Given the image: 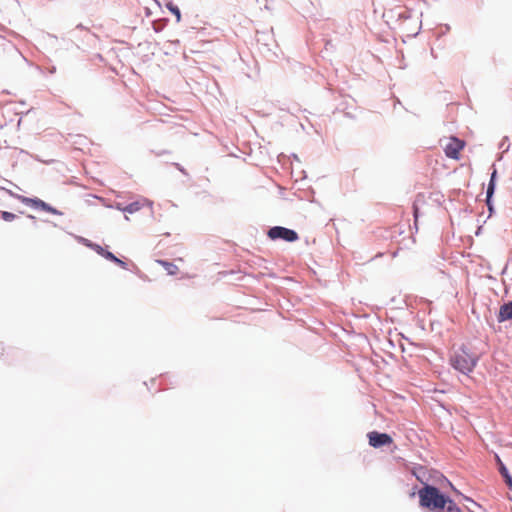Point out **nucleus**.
<instances>
[{"label":"nucleus","mask_w":512,"mask_h":512,"mask_svg":"<svg viewBox=\"0 0 512 512\" xmlns=\"http://www.w3.org/2000/svg\"><path fill=\"white\" fill-rule=\"evenodd\" d=\"M420 506L432 512H462L456 503L436 487L424 484L418 491Z\"/></svg>","instance_id":"1"},{"label":"nucleus","mask_w":512,"mask_h":512,"mask_svg":"<svg viewBox=\"0 0 512 512\" xmlns=\"http://www.w3.org/2000/svg\"><path fill=\"white\" fill-rule=\"evenodd\" d=\"M477 361L478 358L475 355L469 353L468 349L464 346L460 347L450 357V364L452 367L466 375L473 371Z\"/></svg>","instance_id":"2"},{"label":"nucleus","mask_w":512,"mask_h":512,"mask_svg":"<svg viewBox=\"0 0 512 512\" xmlns=\"http://www.w3.org/2000/svg\"><path fill=\"white\" fill-rule=\"evenodd\" d=\"M465 145L464 140L451 136L447 139V143L443 147L444 153L446 157L450 159L459 160L460 152L465 148Z\"/></svg>","instance_id":"3"},{"label":"nucleus","mask_w":512,"mask_h":512,"mask_svg":"<svg viewBox=\"0 0 512 512\" xmlns=\"http://www.w3.org/2000/svg\"><path fill=\"white\" fill-rule=\"evenodd\" d=\"M268 237L272 240L282 239L287 242H294L299 238L298 234L294 230L281 226L270 228L268 231Z\"/></svg>","instance_id":"4"},{"label":"nucleus","mask_w":512,"mask_h":512,"mask_svg":"<svg viewBox=\"0 0 512 512\" xmlns=\"http://www.w3.org/2000/svg\"><path fill=\"white\" fill-rule=\"evenodd\" d=\"M9 193L12 196L16 197L17 199H19L25 205L31 206V207L36 208V209H41V210L46 211V212L51 213V214H58L59 213L55 208L51 207L49 204H47L46 202L42 201L41 199L29 198V197H25V196H21V195H15L11 191H9Z\"/></svg>","instance_id":"5"},{"label":"nucleus","mask_w":512,"mask_h":512,"mask_svg":"<svg viewBox=\"0 0 512 512\" xmlns=\"http://www.w3.org/2000/svg\"><path fill=\"white\" fill-rule=\"evenodd\" d=\"M369 445L374 448H380L382 446L390 445L393 443V439L386 433H379L377 431H371L367 434Z\"/></svg>","instance_id":"6"},{"label":"nucleus","mask_w":512,"mask_h":512,"mask_svg":"<svg viewBox=\"0 0 512 512\" xmlns=\"http://www.w3.org/2000/svg\"><path fill=\"white\" fill-rule=\"evenodd\" d=\"M512 319V301L502 305L498 314V321L503 322Z\"/></svg>","instance_id":"7"},{"label":"nucleus","mask_w":512,"mask_h":512,"mask_svg":"<svg viewBox=\"0 0 512 512\" xmlns=\"http://www.w3.org/2000/svg\"><path fill=\"white\" fill-rule=\"evenodd\" d=\"M496 174H497V171L494 170L493 173L491 174V179H490V182H489V185H488V188H487V199H486V202H487V205L489 206V209H491L490 200H491V197H492V195L494 193V190H495Z\"/></svg>","instance_id":"8"},{"label":"nucleus","mask_w":512,"mask_h":512,"mask_svg":"<svg viewBox=\"0 0 512 512\" xmlns=\"http://www.w3.org/2000/svg\"><path fill=\"white\" fill-rule=\"evenodd\" d=\"M158 262L164 267V269L170 275H175L179 271V268L175 264H173V263H170V262H167V261H164V260H159Z\"/></svg>","instance_id":"9"},{"label":"nucleus","mask_w":512,"mask_h":512,"mask_svg":"<svg viewBox=\"0 0 512 512\" xmlns=\"http://www.w3.org/2000/svg\"><path fill=\"white\" fill-rule=\"evenodd\" d=\"M104 257L112 262H114L115 264H117L118 266H120L121 268L123 269H126L127 268V265L124 261H122L121 259L117 258L113 253L107 251L105 254H104Z\"/></svg>","instance_id":"10"},{"label":"nucleus","mask_w":512,"mask_h":512,"mask_svg":"<svg viewBox=\"0 0 512 512\" xmlns=\"http://www.w3.org/2000/svg\"><path fill=\"white\" fill-rule=\"evenodd\" d=\"M140 208H141V205L139 202H133V203H130L129 205L125 206L124 208H122V211L132 214V213L139 211Z\"/></svg>","instance_id":"11"},{"label":"nucleus","mask_w":512,"mask_h":512,"mask_svg":"<svg viewBox=\"0 0 512 512\" xmlns=\"http://www.w3.org/2000/svg\"><path fill=\"white\" fill-rule=\"evenodd\" d=\"M167 8L176 16L177 21H180L181 19V12L179 8L172 3L167 4Z\"/></svg>","instance_id":"12"},{"label":"nucleus","mask_w":512,"mask_h":512,"mask_svg":"<svg viewBox=\"0 0 512 512\" xmlns=\"http://www.w3.org/2000/svg\"><path fill=\"white\" fill-rule=\"evenodd\" d=\"M496 461H497V464H498V467H499L500 474L502 476H507L508 470H507L506 466L504 465V463L499 458V456H496Z\"/></svg>","instance_id":"13"},{"label":"nucleus","mask_w":512,"mask_h":512,"mask_svg":"<svg viewBox=\"0 0 512 512\" xmlns=\"http://www.w3.org/2000/svg\"><path fill=\"white\" fill-rule=\"evenodd\" d=\"M1 217H2L3 220L10 222V221H13L16 218V215L11 213V212L2 211L1 212Z\"/></svg>","instance_id":"14"},{"label":"nucleus","mask_w":512,"mask_h":512,"mask_svg":"<svg viewBox=\"0 0 512 512\" xmlns=\"http://www.w3.org/2000/svg\"><path fill=\"white\" fill-rule=\"evenodd\" d=\"M90 246L93 248V250H95L98 254L102 255L103 257H104V254L107 252V250H105L103 247H101L98 244H92Z\"/></svg>","instance_id":"15"},{"label":"nucleus","mask_w":512,"mask_h":512,"mask_svg":"<svg viewBox=\"0 0 512 512\" xmlns=\"http://www.w3.org/2000/svg\"><path fill=\"white\" fill-rule=\"evenodd\" d=\"M422 470H423V467H419L418 469H416V470H414V471H413V474L417 477V479H418L419 481H421L422 483H424V481H423V479H422V474H421Z\"/></svg>","instance_id":"16"},{"label":"nucleus","mask_w":512,"mask_h":512,"mask_svg":"<svg viewBox=\"0 0 512 512\" xmlns=\"http://www.w3.org/2000/svg\"><path fill=\"white\" fill-rule=\"evenodd\" d=\"M505 479L506 484L509 486V488L512 489V477L508 473L507 476H503Z\"/></svg>","instance_id":"17"},{"label":"nucleus","mask_w":512,"mask_h":512,"mask_svg":"<svg viewBox=\"0 0 512 512\" xmlns=\"http://www.w3.org/2000/svg\"><path fill=\"white\" fill-rule=\"evenodd\" d=\"M414 217H415V221H417V217H418V208L416 206H414Z\"/></svg>","instance_id":"18"}]
</instances>
